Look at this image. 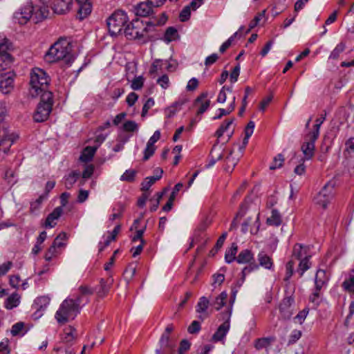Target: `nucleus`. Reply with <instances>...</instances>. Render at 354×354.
Segmentation results:
<instances>
[{"mask_svg": "<svg viewBox=\"0 0 354 354\" xmlns=\"http://www.w3.org/2000/svg\"><path fill=\"white\" fill-rule=\"evenodd\" d=\"M78 4L77 14L80 19L86 18L92 10L89 0H75ZM73 0H40L38 11L35 12L36 21L46 19L49 15L48 3L55 13L64 14L69 11Z\"/></svg>", "mask_w": 354, "mask_h": 354, "instance_id": "1", "label": "nucleus"}, {"mask_svg": "<svg viewBox=\"0 0 354 354\" xmlns=\"http://www.w3.org/2000/svg\"><path fill=\"white\" fill-rule=\"evenodd\" d=\"M72 44L66 39L61 38L50 46L46 53V59L49 62H55L64 59L66 62L73 59L71 54Z\"/></svg>", "mask_w": 354, "mask_h": 354, "instance_id": "2", "label": "nucleus"}, {"mask_svg": "<svg viewBox=\"0 0 354 354\" xmlns=\"http://www.w3.org/2000/svg\"><path fill=\"white\" fill-rule=\"evenodd\" d=\"M149 32H151V30L147 21L144 23L138 18L132 20L124 28V34L128 39L138 40L142 43H146L150 40Z\"/></svg>", "mask_w": 354, "mask_h": 354, "instance_id": "3", "label": "nucleus"}, {"mask_svg": "<svg viewBox=\"0 0 354 354\" xmlns=\"http://www.w3.org/2000/svg\"><path fill=\"white\" fill-rule=\"evenodd\" d=\"M50 79L46 72L39 68H33L30 73L29 93L32 97L41 95L48 91Z\"/></svg>", "mask_w": 354, "mask_h": 354, "instance_id": "4", "label": "nucleus"}, {"mask_svg": "<svg viewBox=\"0 0 354 354\" xmlns=\"http://www.w3.org/2000/svg\"><path fill=\"white\" fill-rule=\"evenodd\" d=\"M79 313L78 304L75 303L73 299L67 298L61 304L55 317L59 324H64L73 320Z\"/></svg>", "mask_w": 354, "mask_h": 354, "instance_id": "5", "label": "nucleus"}, {"mask_svg": "<svg viewBox=\"0 0 354 354\" xmlns=\"http://www.w3.org/2000/svg\"><path fill=\"white\" fill-rule=\"evenodd\" d=\"M53 95L52 92H45L41 95V101L37 105V110L33 115L36 122H42L46 120L52 111L53 104Z\"/></svg>", "mask_w": 354, "mask_h": 354, "instance_id": "6", "label": "nucleus"}, {"mask_svg": "<svg viewBox=\"0 0 354 354\" xmlns=\"http://www.w3.org/2000/svg\"><path fill=\"white\" fill-rule=\"evenodd\" d=\"M128 22L127 13L122 10L114 12L107 19L109 32L111 36L120 34Z\"/></svg>", "mask_w": 354, "mask_h": 354, "instance_id": "7", "label": "nucleus"}, {"mask_svg": "<svg viewBox=\"0 0 354 354\" xmlns=\"http://www.w3.org/2000/svg\"><path fill=\"white\" fill-rule=\"evenodd\" d=\"M236 261L239 264L248 263V266L242 270L243 279H245L247 274L259 268V265L255 261L254 254L248 249L241 250L237 256Z\"/></svg>", "mask_w": 354, "mask_h": 354, "instance_id": "8", "label": "nucleus"}, {"mask_svg": "<svg viewBox=\"0 0 354 354\" xmlns=\"http://www.w3.org/2000/svg\"><path fill=\"white\" fill-rule=\"evenodd\" d=\"M39 6L35 9L32 2L28 1L24 6L14 13V19L19 24H26L32 17L34 22L38 23L39 21H36L35 12L38 11Z\"/></svg>", "mask_w": 354, "mask_h": 354, "instance_id": "9", "label": "nucleus"}, {"mask_svg": "<svg viewBox=\"0 0 354 354\" xmlns=\"http://www.w3.org/2000/svg\"><path fill=\"white\" fill-rule=\"evenodd\" d=\"M334 188L335 183L333 182L327 183L314 198L315 204L324 209H326L328 204L334 196Z\"/></svg>", "mask_w": 354, "mask_h": 354, "instance_id": "10", "label": "nucleus"}, {"mask_svg": "<svg viewBox=\"0 0 354 354\" xmlns=\"http://www.w3.org/2000/svg\"><path fill=\"white\" fill-rule=\"evenodd\" d=\"M231 314V309H228L226 312L221 314L222 319H225V322L218 328L217 330L213 335L212 340L214 342L222 341L225 337L230 329V319Z\"/></svg>", "mask_w": 354, "mask_h": 354, "instance_id": "11", "label": "nucleus"}, {"mask_svg": "<svg viewBox=\"0 0 354 354\" xmlns=\"http://www.w3.org/2000/svg\"><path fill=\"white\" fill-rule=\"evenodd\" d=\"M295 303V299L292 295L287 296L283 298L279 304L280 319L283 320L290 319L293 315L292 306Z\"/></svg>", "mask_w": 354, "mask_h": 354, "instance_id": "12", "label": "nucleus"}, {"mask_svg": "<svg viewBox=\"0 0 354 354\" xmlns=\"http://www.w3.org/2000/svg\"><path fill=\"white\" fill-rule=\"evenodd\" d=\"M160 344V348L156 351L157 354H171L175 351V342L166 334H162Z\"/></svg>", "mask_w": 354, "mask_h": 354, "instance_id": "13", "label": "nucleus"}, {"mask_svg": "<svg viewBox=\"0 0 354 354\" xmlns=\"http://www.w3.org/2000/svg\"><path fill=\"white\" fill-rule=\"evenodd\" d=\"M13 73L8 71L0 73V91L3 93H8L13 88Z\"/></svg>", "mask_w": 354, "mask_h": 354, "instance_id": "14", "label": "nucleus"}, {"mask_svg": "<svg viewBox=\"0 0 354 354\" xmlns=\"http://www.w3.org/2000/svg\"><path fill=\"white\" fill-rule=\"evenodd\" d=\"M317 140H313L311 137L306 136L305 142L301 146V150L304 154L303 160H310L315 154V142Z\"/></svg>", "mask_w": 354, "mask_h": 354, "instance_id": "15", "label": "nucleus"}, {"mask_svg": "<svg viewBox=\"0 0 354 354\" xmlns=\"http://www.w3.org/2000/svg\"><path fill=\"white\" fill-rule=\"evenodd\" d=\"M12 49V44L7 38L0 39V59L6 61V58H8L10 65L13 62V58L10 52Z\"/></svg>", "mask_w": 354, "mask_h": 354, "instance_id": "16", "label": "nucleus"}, {"mask_svg": "<svg viewBox=\"0 0 354 354\" xmlns=\"http://www.w3.org/2000/svg\"><path fill=\"white\" fill-rule=\"evenodd\" d=\"M153 6L149 0L145 2H140L134 6V12L136 16L146 17L153 13Z\"/></svg>", "mask_w": 354, "mask_h": 354, "instance_id": "17", "label": "nucleus"}, {"mask_svg": "<svg viewBox=\"0 0 354 354\" xmlns=\"http://www.w3.org/2000/svg\"><path fill=\"white\" fill-rule=\"evenodd\" d=\"M207 95H208L207 92L202 93L194 100V105L195 106L199 105L198 109L196 113L197 116L201 115L203 113H204L209 107L210 100H205L207 98Z\"/></svg>", "mask_w": 354, "mask_h": 354, "instance_id": "18", "label": "nucleus"}, {"mask_svg": "<svg viewBox=\"0 0 354 354\" xmlns=\"http://www.w3.org/2000/svg\"><path fill=\"white\" fill-rule=\"evenodd\" d=\"M62 213L63 209L62 207H55L53 211L48 215L43 225L46 228L54 227L57 224L56 221L61 216Z\"/></svg>", "mask_w": 354, "mask_h": 354, "instance_id": "19", "label": "nucleus"}, {"mask_svg": "<svg viewBox=\"0 0 354 354\" xmlns=\"http://www.w3.org/2000/svg\"><path fill=\"white\" fill-rule=\"evenodd\" d=\"M156 172H158V175H157L156 176H150V177H147L145 179V180L141 184V189L142 191H147L149 187L153 184L155 183V182L158 180H159L161 177H162V174L163 173V171L162 169H160V168H157L156 169Z\"/></svg>", "mask_w": 354, "mask_h": 354, "instance_id": "20", "label": "nucleus"}, {"mask_svg": "<svg viewBox=\"0 0 354 354\" xmlns=\"http://www.w3.org/2000/svg\"><path fill=\"white\" fill-rule=\"evenodd\" d=\"M80 176V173L77 171H72L68 175L64 178V183L67 189L73 187V185L77 182Z\"/></svg>", "mask_w": 354, "mask_h": 354, "instance_id": "21", "label": "nucleus"}, {"mask_svg": "<svg viewBox=\"0 0 354 354\" xmlns=\"http://www.w3.org/2000/svg\"><path fill=\"white\" fill-rule=\"evenodd\" d=\"M258 261L259 266L265 268L266 269L271 270L273 267V261L267 254L264 252H261L258 254Z\"/></svg>", "mask_w": 354, "mask_h": 354, "instance_id": "22", "label": "nucleus"}, {"mask_svg": "<svg viewBox=\"0 0 354 354\" xmlns=\"http://www.w3.org/2000/svg\"><path fill=\"white\" fill-rule=\"evenodd\" d=\"M97 148L98 146L86 147L80 156V160L84 162L91 161Z\"/></svg>", "mask_w": 354, "mask_h": 354, "instance_id": "23", "label": "nucleus"}, {"mask_svg": "<svg viewBox=\"0 0 354 354\" xmlns=\"http://www.w3.org/2000/svg\"><path fill=\"white\" fill-rule=\"evenodd\" d=\"M75 331V329L72 326L66 328L64 330L62 342L66 344L72 345L75 340V336L73 335Z\"/></svg>", "mask_w": 354, "mask_h": 354, "instance_id": "24", "label": "nucleus"}, {"mask_svg": "<svg viewBox=\"0 0 354 354\" xmlns=\"http://www.w3.org/2000/svg\"><path fill=\"white\" fill-rule=\"evenodd\" d=\"M308 247L304 246L300 243H296L293 247L292 257H295L297 259H301L304 255H305V257L306 255H308Z\"/></svg>", "mask_w": 354, "mask_h": 354, "instance_id": "25", "label": "nucleus"}, {"mask_svg": "<svg viewBox=\"0 0 354 354\" xmlns=\"http://www.w3.org/2000/svg\"><path fill=\"white\" fill-rule=\"evenodd\" d=\"M274 340V338L272 337L259 338L254 341V345L257 350L267 348Z\"/></svg>", "mask_w": 354, "mask_h": 354, "instance_id": "26", "label": "nucleus"}, {"mask_svg": "<svg viewBox=\"0 0 354 354\" xmlns=\"http://www.w3.org/2000/svg\"><path fill=\"white\" fill-rule=\"evenodd\" d=\"M238 251V246L236 243H233L231 247L227 249L225 254V260L227 263H230L234 261H236L237 257H236Z\"/></svg>", "mask_w": 354, "mask_h": 354, "instance_id": "27", "label": "nucleus"}, {"mask_svg": "<svg viewBox=\"0 0 354 354\" xmlns=\"http://www.w3.org/2000/svg\"><path fill=\"white\" fill-rule=\"evenodd\" d=\"M20 303V296L17 293H12L5 301V307L7 309H12L17 307Z\"/></svg>", "mask_w": 354, "mask_h": 354, "instance_id": "28", "label": "nucleus"}, {"mask_svg": "<svg viewBox=\"0 0 354 354\" xmlns=\"http://www.w3.org/2000/svg\"><path fill=\"white\" fill-rule=\"evenodd\" d=\"M327 278L326 277V272L324 270H318L315 279V288L317 290H320L326 282Z\"/></svg>", "mask_w": 354, "mask_h": 354, "instance_id": "29", "label": "nucleus"}, {"mask_svg": "<svg viewBox=\"0 0 354 354\" xmlns=\"http://www.w3.org/2000/svg\"><path fill=\"white\" fill-rule=\"evenodd\" d=\"M167 20V17L165 13H162L160 18L153 17L149 21H147V24L151 28V31H153L155 26L164 25Z\"/></svg>", "mask_w": 354, "mask_h": 354, "instance_id": "30", "label": "nucleus"}, {"mask_svg": "<svg viewBox=\"0 0 354 354\" xmlns=\"http://www.w3.org/2000/svg\"><path fill=\"white\" fill-rule=\"evenodd\" d=\"M227 298V294L225 291H223L211 303V306L218 310L225 305Z\"/></svg>", "mask_w": 354, "mask_h": 354, "instance_id": "31", "label": "nucleus"}, {"mask_svg": "<svg viewBox=\"0 0 354 354\" xmlns=\"http://www.w3.org/2000/svg\"><path fill=\"white\" fill-rule=\"evenodd\" d=\"M266 223L269 225L279 226L281 223V215L277 209L272 210L270 217L267 218Z\"/></svg>", "mask_w": 354, "mask_h": 354, "instance_id": "32", "label": "nucleus"}, {"mask_svg": "<svg viewBox=\"0 0 354 354\" xmlns=\"http://www.w3.org/2000/svg\"><path fill=\"white\" fill-rule=\"evenodd\" d=\"M310 255H306L304 259H301L298 268V272H299L301 277L307 270L310 268L311 265L310 262Z\"/></svg>", "mask_w": 354, "mask_h": 354, "instance_id": "33", "label": "nucleus"}, {"mask_svg": "<svg viewBox=\"0 0 354 354\" xmlns=\"http://www.w3.org/2000/svg\"><path fill=\"white\" fill-rule=\"evenodd\" d=\"M245 279H243V274L241 273V278L239 281H238L234 286L232 288V292H231V297H230V307L229 309L232 310V305L236 299V294L239 292V289L241 288V286L243 285V283L244 282Z\"/></svg>", "mask_w": 354, "mask_h": 354, "instance_id": "34", "label": "nucleus"}, {"mask_svg": "<svg viewBox=\"0 0 354 354\" xmlns=\"http://www.w3.org/2000/svg\"><path fill=\"white\" fill-rule=\"evenodd\" d=\"M234 118L225 120V122L221 124L220 127L215 132V136H216L218 139L223 136L224 132L228 129L230 126L234 122Z\"/></svg>", "mask_w": 354, "mask_h": 354, "instance_id": "35", "label": "nucleus"}, {"mask_svg": "<svg viewBox=\"0 0 354 354\" xmlns=\"http://www.w3.org/2000/svg\"><path fill=\"white\" fill-rule=\"evenodd\" d=\"M113 279L104 281L103 279L100 280V289L98 291L100 297H104L109 290Z\"/></svg>", "mask_w": 354, "mask_h": 354, "instance_id": "36", "label": "nucleus"}, {"mask_svg": "<svg viewBox=\"0 0 354 354\" xmlns=\"http://www.w3.org/2000/svg\"><path fill=\"white\" fill-rule=\"evenodd\" d=\"M67 239V234L65 232H62L57 236L52 245L56 247L57 248H64L66 245V243H64V241Z\"/></svg>", "mask_w": 354, "mask_h": 354, "instance_id": "37", "label": "nucleus"}, {"mask_svg": "<svg viewBox=\"0 0 354 354\" xmlns=\"http://www.w3.org/2000/svg\"><path fill=\"white\" fill-rule=\"evenodd\" d=\"M346 44L344 42H340L338 44L336 47L331 52L329 59H337L339 57V55L345 50Z\"/></svg>", "mask_w": 354, "mask_h": 354, "instance_id": "38", "label": "nucleus"}, {"mask_svg": "<svg viewBox=\"0 0 354 354\" xmlns=\"http://www.w3.org/2000/svg\"><path fill=\"white\" fill-rule=\"evenodd\" d=\"M209 304V301L207 298L205 297H201L196 306V312L200 313L205 312Z\"/></svg>", "mask_w": 354, "mask_h": 354, "instance_id": "39", "label": "nucleus"}, {"mask_svg": "<svg viewBox=\"0 0 354 354\" xmlns=\"http://www.w3.org/2000/svg\"><path fill=\"white\" fill-rule=\"evenodd\" d=\"M266 10H263L261 12L257 14L253 20H252L249 24V28L246 30L245 33L248 34L252 29H253L254 27H256L259 22L261 21V19L264 17Z\"/></svg>", "mask_w": 354, "mask_h": 354, "instance_id": "40", "label": "nucleus"}, {"mask_svg": "<svg viewBox=\"0 0 354 354\" xmlns=\"http://www.w3.org/2000/svg\"><path fill=\"white\" fill-rule=\"evenodd\" d=\"M284 162V158L281 153L278 154L274 158L273 162L270 166V169L274 170L277 168L282 167Z\"/></svg>", "mask_w": 354, "mask_h": 354, "instance_id": "41", "label": "nucleus"}, {"mask_svg": "<svg viewBox=\"0 0 354 354\" xmlns=\"http://www.w3.org/2000/svg\"><path fill=\"white\" fill-rule=\"evenodd\" d=\"M342 286L347 292H354V275H350L349 278L343 282Z\"/></svg>", "mask_w": 354, "mask_h": 354, "instance_id": "42", "label": "nucleus"}, {"mask_svg": "<svg viewBox=\"0 0 354 354\" xmlns=\"http://www.w3.org/2000/svg\"><path fill=\"white\" fill-rule=\"evenodd\" d=\"M123 129L127 132L137 131L138 129V125L135 121L128 120L123 124Z\"/></svg>", "mask_w": 354, "mask_h": 354, "instance_id": "43", "label": "nucleus"}, {"mask_svg": "<svg viewBox=\"0 0 354 354\" xmlns=\"http://www.w3.org/2000/svg\"><path fill=\"white\" fill-rule=\"evenodd\" d=\"M182 104L178 102H175L173 105L165 109V114L167 118L173 117L176 113L180 109V107Z\"/></svg>", "mask_w": 354, "mask_h": 354, "instance_id": "44", "label": "nucleus"}, {"mask_svg": "<svg viewBox=\"0 0 354 354\" xmlns=\"http://www.w3.org/2000/svg\"><path fill=\"white\" fill-rule=\"evenodd\" d=\"M136 171L133 169L127 170L120 177L121 180L132 182L134 180Z\"/></svg>", "mask_w": 354, "mask_h": 354, "instance_id": "45", "label": "nucleus"}, {"mask_svg": "<svg viewBox=\"0 0 354 354\" xmlns=\"http://www.w3.org/2000/svg\"><path fill=\"white\" fill-rule=\"evenodd\" d=\"M178 35L177 30L174 27H169L167 28L165 34V40L171 41L175 39Z\"/></svg>", "mask_w": 354, "mask_h": 354, "instance_id": "46", "label": "nucleus"}, {"mask_svg": "<svg viewBox=\"0 0 354 354\" xmlns=\"http://www.w3.org/2000/svg\"><path fill=\"white\" fill-rule=\"evenodd\" d=\"M191 10L192 9L189 7L188 5L183 8L179 15L180 21L184 22L189 19L191 15Z\"/></svg>", "mask_w": 354, "mask_h": 354, "instance_id": "47", "label": "nucleus"}, {"mask_svg": "<svg viewBox=\"0 0 354 354\" xmlns=\"http://www.w3.org/2000/svg\"><path fill=\"white\" fill-rule=\"evenodd\" d=\"M143 84L144 79L142 76H138L133 80L131 87L133 90H139L143 86Z\"/></svg>", "mask_w": 354, "mask_h": 354, "instance_id": "48", "label": "nucleus"}, {"mask_svg": "<svg viewBox=\"0 0 354 354\" xmlns=\"http://www.w3.org/2000/svg\"><path fill=\"white\" fill-rule=\"evenodd\" d=\"M58 254V252L57 250V248L54 245H51V246L48 248V251L46 252L44 258L46 261H50L54 257H56Z\"/></svg>", "mask_w": 354, "mask_h": 354, "instance_id": "49", "label": "nucleus"}, {"mask_svg": "<svg viewBox=\"0 0 354 354\" xmlns=\"http://www.w3.org/2000/svg\"><path fill=\"white\" fill-rule=\"evenodd\" d=\"M309 313V309L306 308L303 309L302 310L299 311V313L295 317V320L301 324L305 319L306 318L308 314Z\"/></svg>", "mask_w": 354, "mask_h": 354, "instance_id": "50", "label": "nucleus"}, {"mask_svg": "<svg viewBox=\"0 0 354 354\" xmlns=\"http://www.w3.org/2000/svg\"><path fill=\"white\" fill-rule=\"evenodd\" d=\"M225 91H227L229 92L232 91L231 88L223 86L221 90L220 91L218 97H217V102L218 103H224L226 101L227 99V95Z\"/></svg>", "mask_w": 354, "mask_h": 354, "instance_id": "51", "label": "nucleus"}, {"mask_svg": "<svg viewBox=\"0 0 354 354\" xmlns=\"http://www.w3.org/2000/svg\"><path fill=\"white\" fill-rule=\"evenodd\" d=\"M201 324L198 321H193L192 324L189 326L187 328V331L190 334H196L198 333L201 330Z\"/></svg>", "mask_w": 354, "mask_h": 354, "instance_id": "52", "label": "nucleus"}, {"mask_svg": "<svg viewBox=\"0 0 354 354\" xmlns=\"http://www.w3.org/2000/svg\"><path fill=\"white\" fill-rule=\"evenodd\" d=\"M156 151V147L155 146H150L149 145L147 144L146 148L144 151V156H143V160L146 161L150 158L151 156H152Z\"/></svg>", "mask_w": 354, "mask_h": 354, "instance_id": "53", "label": "nucleus"}, {"mask_svg": "<svg viewBox=\"0 0 354 354\" xmlns=\"http://www.w3.org/2000/svg\"><path fill=\"white\" fill-rule=\"evenodd\" d=\"M154 105V100L152 99V98H149L146 102L145 103L143 107H142V113H141V116L142 117H145L147 113H148V111Z\"/></svg>", "mask_w": 354, "mask_h": 354, "instance_id": "54", "label": "nucleus"}, {"mask_svg": "<svg viewBox=\"0 0 354 354\" xmlns=\"http://www.w3.org/2000/svg\"><path fill=\"white\" fill-rule=\"evenodd\" d=\"M238 32H236L233 35H232L226 41H225L220 47V52L224 53L232 44L234 39L237 36Z\"/></svg>", "mask_w": 354, "mask_h": 354, "instance_id": "55", "label": "nucleus"}, {"mask_svg": "<svg viewBox=\"0 0 354 354\" xmlns=\"http://www.w3.org/2000/svg\"><path fill=\"white\" fill-rule=\"evenodd\" d=\"M294 262L293 261H289L286 264V274L284 278V280L288 281L290 278L292 277L293 274V268H294Z\"/></svg>", "mask_w": 354, "mask_h": 354, "instance_id": "56", "label": "nucleus"}, {"mask_svg": "<svg viewBox=\"0 0 354 354\" xmlns=\"http://www.w3.org/2000/svg\"><path fill=\"white\" fill-rule=\"evenodd\" d=\"M157 83L162 88H167L169 86V77L167 75H163L157 80Z\"/></svg>", "mask_w": 354, "mask_h": 354, "instance_id": "57", "label": "nucleus"}, {"mask_svg": "<svg viewBox=\"0 0 354 354\" xmlns=\"http://www.w3.org/2000/svg\"><path fill=\"white\" fill-rule=\"evenodd\" d=\"M161 61L159 60V59H156L155 60L151 66V68L149 69V73L152 75L153 74H156L158 70H161L162 69V64H161Z\"/></svg>", "mask_w": 354, "mask_h": 354, "instance_id": "58", "label": "nucleus"}, {"mask_svg": "<svg viewBox=\"0 0 354 354\" xmlns=\"http://www.w3.org/2000/svg\"><path fill=\"white\" fill-rule=\"evenodd\" d=\"M15 174L13 170H11L10 169H7L4 173L3 178L8 181L9 183H15V181L14 180Z\"/></svg>", "mask_w": 354, "mask_h": 354, "instance_id": "59", "label": "nucleus"}, {"mask_svg": "<svg viewBox=\"0 0 354 354\" xmlns=\"http://www.w3.org/2000/svg\"><path fill=\"white\" fill-rule=\"evenodd\" d=\"M320 127H321L320 124L315 122V124L314 125L313 131H310L306 136L311 137L313 140H317L319 135Z\"/></svg>", "mask_w": 354, "mask_h": 354, "instance_id": "60", "label": "nucleus"}, {"mask_svg": "<svg viewBox=\"0 0 354 354\" xmlns=\"http://www.w3.org/2000/svg\"><path fill=\"white\" fill-rule=\"evenodd\" d=\"M240 65L238 64L233 69L230 75V81L234 83L237 81L239 73H240Z\"/></svg>", "mask_w": 354, "mask_h": 354, "instance_id": "61", "label": "nucleus"}, {"mask_svg": "<svg viewBox=\"0 0 354 354\" xmlns=\"http://www.w3.org/2000/svg\"><path fill=\"white\" fill-rule=\"evenodd\" d=\"M136 273V268L132 266H129L124 272V277L127 280H131Z\"/></svg>", "mask_w": 354, "mask_h": 354, "instance_id": "62", "label": "nucleus"}, {"mask_svg": "<svg viewBox=\"0 0 354 354\" xmlns=\"http://www.w3.org/2000/svg\"><path fill=\"white\" fill-rule=\"evenodd\" d=\"M190 348V343L187 339H183L180 343V346L178 348L179 354H183L187 351H188Z\"/></svg>", "mask_w": 354, "mask_h": 354, "instance_id": "63", "label": "nucleus"}, {"mask_svg": "<svg viewBox=\"0 0 354 354\" xmlns=\"http://www.w3.org/2000/svg\"><path fill=\"white\" fill-rule=\"evenodd\" d=\"M198 86V80L195 77H193L188 82L186 88L188 91H193L197 88Z\"/></svg>", "mask_w": 354, "mask_h": 354, "instance_id": "64", "label": "nucleus"}]
</instances>
